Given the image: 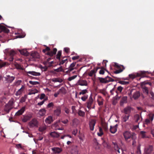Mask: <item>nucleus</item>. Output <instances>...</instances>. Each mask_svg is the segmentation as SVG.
Returning a JSON list of instances; mask_svg holds the SVG:
<instances>
[{"mask_svg": "<svg viewBox=\"0 0 154 154\" xmlns=\"http://www.w3.org/2000/svg\"><path fill=\"white\" fill-rule=\"evenodd\" d=\"M149 120L152 121L153 119L154 114L153 113H150L149 115Z\"/></svg>", "mask_w": 154, "mask_h": 154, "instance_id": "bf43d9fd", "label": "nucleus"}, {"mask_svg": "<svg viewBox=\"0 0 154 154\" xmlns=\"http://www.w3.org/2000/svg\"><path fill=\"white\" fill-rule=\"evenodd\" d=\"M22 82V81L20 80H18L15 82V85L16 86H18Z\"/></svg>", "mask_w": 154, "mask_h": 154, "instance_id": "0e129e2a", "label": "nucleus"}, {"mask_svg": "<svg viewBox=\"0 0 154 154\" xmlns=\"http://www.w3.org/2000/svg\"><path fill=\"white\" fill-rule=\"evenodd\" d=\"M112 143L113 145L114 149L115 151L119 149V147L116 142H112Z\"/></svg>", "mask_w": 154, "mask_h": 154, "instance_id": "79ce46f5", "label": "nucleus"}, {"mask_svg": "<svg viewBox=\"0 0 154 154\" xmlns=\"http://www.w3.org/2000/svg\"><path fill=\"white\" fill-rule=\"evenodd\" d=\"M13 107L11 106H9L8 104H6L5 105V106L4 108V110L7 113H8L10 111L13 109Z\"/></svg>", "mask_w": 154, "mask_h": 154, "instance_id": "bb28decb", "label": "nucleus"}, {"mask_svg": "<svg viewBox=\"0 0 154 154\" xmlns=\"http://www.w3.org/2000/svg\"><path fill=\"white\" fill-rule=\"evenodd\" d=\"M140 96V93L139 91H136L134 94L133 97L134 99H136L138 98Z\"/></svg>", "mask_w": 154, "mask_h": 154, "instance_id": "4c0bfd02", "label": "nucleus"}, {"mask_svg": "<svg viewBox=\"0 0 154 154\" xmlns=\"http://www.w3.org/2000/svg\"><path fill=\"white\" fill-rule=\"evenodd\" d=\"M25 106L22 107L20 110H19L17 112H16L15 116H18L22 115L25 111Z\"/></svg>", "mask_w": 154, "mask_h": 154, "instance_id": "f3484780", "label": "nucleus"}, {"mask_svg": "<svg viewBox=\"0 0 154 154\" xmlns=\"http://www.w3.org/2000/svg\"><path fill=\"white\" fill-rule=\"evenodd\" d=\"M19 51L21 54L25 56H28L29 54L26 50H20Z\"/></svg>", "mask_w": 154, "mask_h": 154, "instance_id": "c756f323", "label": "nucleus"}, {"mask_svg": "<svg viewBox=\"0 0 154 154\" xmlns=\"http://www.w3.org/2000/svg\"><path fill=\"white\" fill-rule=\"evenodd\" d=\"M117 103V100L114 97L112 101V104L113 105H115Z\"/></svg>", "mask_w": 154, "mask_h": 154, "instance_id": "774afa93", "label": "nucleus"}, {"mask_svg": "<svg viewBox=\"0 0 154 154\" xmlns=\"http://www.w3.org/2000/svg\"><path fill=\"white\" fill-rule=\"evenodd\" d=\"M98 69H100V68L99 67L94 68V69L91 70L88 73V75L90 77H92L94 76V77H95L96 76L95 74L97 72V70Z\"/></svg>", "mask_w": 154, "mask_h": 154, "instance_id": "1a4fd4ad", "label": "nucleus"}, {"mask_svg": "<svg viewBox=\"0 0 154 154\" xmlns=\"http://www.w3.org/2000/svg\"><path fill=\"white\" fill-rule=\"evenodd\" d=\"M112 77L116 79L115 80L114 79H112L111 78L107 76L104 78H103L101 77H99L98 79L99 80L100 82L103 83H106L109 82H113L114 81H119L120 80V79L119 78L115 77L114 76H112Z\"/></svg>", "mask_w": 154, "mask_h": 154, "instance_id": "f257e3e1", "label": "nucleus"}, {"mask_svg": "<svg viewBox=\"0 0 154 154\" xmlns=\"http://www.w3.org/2000/svg\"><path fill=\"white\" fill-rule=\"evenodd\" d=\"M134 119L136 122H138L139 124V122L141 121L142 118L139 114H137L134 116Z\"/></svg>", "mask_w": 154, "mask_h": 154, "instance_id": "5701e85b", "label": "nucleus"}, {"mask_svg": "<svg viewBox=\"0 0 154 154\" xmlns=\"http://www.w3.org/2000/svg\"><path fill=\"white\" fill-rule=\"evenodd\" d=\"M6 65V62H3L1 60H0V68L5 66Z\"/></svg>", "mask_w": 154, "mask_h": 154, "instance_id": "3c124183", "label": "nucleus"}, {"mask_svg": "<svg viewBox=\"0 0 154 154\" xmlns=\"http://www.w3.org/2000/svg\"><path fill=\"white\" fill-rule=\"evenodd\" d=\"M149 73L148 72H146L144 71H141L139 73H137L136 75L137 76L140 77L141 76L142 78L146 77V74Z\"/></svg>", "mask_w": 154, "mask_h": 154, "instance_id": "dca6fc26", "label": "nucleus"}, {"mask_svg": "<svg viewBox=\"0 0 154 154\" xmlns=\"http://www.w3.org/2000/svg\"><path fill=\"white\" fill-rule=\"evenodd\" d=\"M114 66L119 69L117 70L114 72V73L115 74H118L122 72L125 69L123 66L119 65L116 63H114Z\"/></svg>", "mask_w": 154, "mask_h": 154, "instance_id": "7ed1b4c3", "label": "nucleus"}, {"mask_svg": "<svg viewBox=\"0 0 154 154\" xmlns=\"http://www.w3.org/2000/svg\"><path fill=\"white\" fill-rule=\"evenodd\" d=\"M25 89V86L22 85L21 88L19 89L16 92L15 95L16 96L20 95L24 91Z\"/></svg>", "mask_w": 154, "mask_h": 154, "instance_id": "2eb2a0df", "label": "nucleus"}, {"mask_svg": "<svg viewBox=\"0 0 154 154\" xmlns=\"http://www.w3.org/2000/svg\"><path fill=\"white\" fill-rule=\"evenodd\" d=\"M50 135L51 137L54 138H58L60 136L59 134L55 131L51 132Z\"/></svg>", "mask_w": 154, "mask_h": 154, "instance_id": "a878e982", "label": "nucleus"}, {"mask_svg": "<svg viewBox=\"0 0 154 154\" xmlns=\"http://www.w3.org/2000/svg\"><path fill=\"white\" fill-rule=\"evenodd\" d=\"M79 152V149L78 146L74 145L72 146L71 151V154H78Z\"/></svg>", "mask_w": 154, "mask_h": 154, "instance_id": "f8f14e48", "label": "nucleus"}, {"mask_svg": "<svg viewBox=\"0 0 154 154\" xmlns=\"http://www.w3.org/2000/svg\"><path fill=\"white\" fill-rule=\"evenodd\" d=\"M58 91L60 94L61 93L63 94H65L66 93V90L63 87L60 89Z\"/></svg>", "mask_w": 154, "mask_h": 154, "instance_id": "58836bf2", "label": "nucleus"}, {"mask_svg": "<svg viewBox=\"0 0 154 154\" xmlns=\"http://www.w3.org/2000/svg\"><path fill=\"white\" fill-rule=\"evenodd\" d=\"M97 102H98V105L99 106H102L103 105V102L102 100L101 101H100L99 100H98Z\"/></svg>", "mask_w": 154, "mask_h": 154, "instance_id": "338daca9", "label": "nucleus"}, {"mask_svg": "<svg viewBox=\"0 0 154 154\" xmlns=\"http://www.w3.org/2000/svg\"><path fill=\"white\" fill-rule=\"evenodd\" d=\"M66 58V57H61V58L60 60L59 61L60 62L59 65H63L66 61H67V58L65 59V60H64V59Z\"/></svg>", "mask_w": 154, "mask_h": 154, "instance_id": "473e14b6", "label": "nucleus"}, {"mask_svg": "<svg viewBox=\"0 0 154 154\" xmlns=\"http://www.w3.org/2000/svg\"><path fill=\"white\" fill-rule=\"evenodd\" d=\"M54 106V103L53 102H51L49 103L47 106V108H50L51 107L53 108V106Z\"/></svg>", "mask_w": 154, "mask_h": 154, "instance_id": "052dcab7", "label": "nucleus"}, {"mask_svg": "<svg viewBox=\"0 0 154 154\" xmlns=\"http://www.w3.org/2000/svg\"><path fill=\"white\" fill-rule=\"evenodd\" d=\"M130 117V115H124L122 117V121L123 122H125L127 121Z\"/></svg>", "mask_w": 154, "mask_h": 154, "instance_id": "7c9ffc66", "label": "nucleus"}, {"mask_svg": "<svg viewBox=\"0 0 154 154\" xmlns=\"http://www.w3.org/2000/svg\"><path fill=\"white\" fill-rule=\"evenodd\" d=\"M64 110L67 114H69V110L66 107H65Z\"/></svg>", "mask_w": 154, "mask_h": 154, "instance_id": "69168bd1", "label": "nucleus"}, {"mask_svg": "<svg viewBox=\"0 0 154 154\" xmlns=\"http://www.w3.org/2000/svg\"><path fill=\"white\" fill-rule=\"evenodd\" d=\"M118 83L121 84L123 85H127L129 84V82H126L124 81H119Z\"/></svg>", "mask_w": 154, "mask_h": 154, "instance_id": "09e8293b", "label": "nucleus"}, {"mask_svg": "<svg viewBox=\"0 0 154 154\" xmlns=\"http://www.w3.org/2000/svg\"><path fill=\"white\" fill-rule=\"evenodd\" d=\"M132 108L129 106L125 108L124 109V112L125 115H129Z\"/></svg>", "mask_w": 154, "mask_h": 154, "instance_id": "6ab92c4d", "label": "nucleus"}, {"mask_svg": "<svg viewBox=\"0 0 154 154\" xmlns=\"http://www.w3.org/2000/svg\"><path fill=\"white\" fill-rule=\"evenodd\" d=\"M39 58V55L37 52H32L31 54V59L33 61L36 60V59Z\"/></svg>", "mask_w": 154, "mask_h": 154, "instance_id": "423d86ee", "label": "nucleus"}, {"mask_svg": "<svg viewBox=\"0 0 154 154\" xmlns=\"http://www.w3.org/2000/svg\"><path fill=\"white\" fill-rule=\"evenodd\" d=\"M88 95L87 94H85L83 96L81 97V100L84 101H85L88 99Z\"/></svg>", "mask_w": 154, "mask_h": 154, "instance_id": "a18cd8bd", "label": "nucleus"}, {"mask_svg": "<svg viewBox=\"0 0 154 154\" xmlns=\"http://www.w3.org/2000/svg\"><path fill=\"white\" fill-rule=\"evenodd\" d=\"M8 54L10 56L9 60L11 62L12 61L14 60V56L16 54L15 51L13 50H11L8 52Z\"/></svg>", "mask_w": 154, "mask_h": 154, "instance_id": "9b49d317", "label": "nucleus"}, {"mask_svg": "<svg viewBox=\"0 0 154 154\" xmlns=\"http://www.w3.org/2000/svg\"><path fill=\"white\" fill-rule=\"evenodd\" d=\"M143 93L146 95H148L149 94V90L147 87L145 86H143L142 87Z\"/></svg>", "mask_w": 154, "mask_h": 154, "instance_id": "2f4dec72", "label": "nucleus"}, {"mask_svg": "<svg viewBox=\"0 0 154 154\" xmlns=\"http://www.w3.org/2000/svg\"><path fill=\"white\" fill-rule=\"evenodd\" d=\"M76 64V62H73L71 63L69 66L67 72H70L71 71L73 70L74 69V67L75 66Z\"/></svg>", "mask_w": 154, "mask_h": 154, "instance_id": "cd10ccee", "label": "nucleus"}, {"mask_svg": "<svg viewBox=\"0 0 154 154\" xmlns=\"http://www.w3.org/2000/svg\"><path fill=\"white\" fill-rule=\"evenodd\" d=\"M123 89V87L121 86H119L117 88V90L116 91H117L118 93V91L120 93H121Z\"/></svg>", "mask_w": 154, "mask_h": 154, "instance_id": "13d9d810", "label": "nucleus"}, {"mask_svg": "<svg viewBox=\"0 0 154 154\" xmlns=\"http://www.w3.org/2000/svg\"><path fill=\"white\" fill-rule=\"evenodd\" d=\"M14 102L12 100H10L9 101L8 103L7 104L9 106H11L13 108V105L14 104Z\"/></svg>", "mask_w": 154, "mask_h": 154, "instance_id": "5fc2aeb1", "label": "nucleus"}, {"mask_svg": "<svg viewBox=\"0 0 154 154\" xmlns=\"http://www.w3.org/2000/svg\"><path fill=\"white\" fill-rule=\"evenodd\" d=\"M77 83L78 85L81 86H87V82L86 80H79L78 81Z\"/></svg>", "mask_w": 154, "mask_h": 154, "instance_id": "aec40b11", "label": "nucleus"}, {"mask_svg": "<svg viewBox=\"0 0 154 154\" xmlns=\"http://www.w3.org/2000/svg\"><path fill=\"white\" fill-rule=\"evenodd\" d=\"M78 114L79 116L83 117L85 115V113L81 110H79L78 112Z\"/></svg>", "mask_w": 154, "mask_h": 154, "instance_id": "c03bdc74", "label": "nucleus"}, {"mask_svg": "<svg viewBox=\"0 0 154 154\" xmlns=\"http://www.w3.org/2000/svg\"><path fill=\"white\" fill-rule=\"evenodd\" d=\"M9 31V30L6 27L4 26L0 25V33L2 32L5 33H8Z\"/></svg>", "mask_w": 154, "mask_h": 154, "instance_id": "a211bd4d", "label": "nucleus"}, {"mask_svg": "<svg viewBox=\"0 0 154 154\" xmlns=\"http://www.w3.org/2000/svg\"><path fill=\"white\" fill-rule=\"evenodd\" d=\"M123 136L126 141H128V140L131 139L132 137L134 136L135 134L134 133H131L128 131H126L123 133Z\"/></svg>", "mask_w": 154, "mask_h": 154, "instance_id": "20e7f679", "label": "nucleus"}, {"mask_svg": "<svg viewBox=\"0 0 154 154\" xmlns=\"http://www.w3.org/2000/svg\"><path fill=\"white\" fill-rule=\"evenodd\" d=\"M115 92L116 93V95L115 97H114V98L118 100L121 98V96H118V92L117 91H116Z\"/></svg>", "mask_w": 154, "mask_h": 154, "instance_id": "864d4df0", "label": "nucleus"}, {"mask_svg": "<svg viewBox=\"0 0 154 154\" xmlns=\"http://www.w3.org/2000/svg\"><path fill=\"white\" fill-rule=\"evenodd\" d=\"M127 96H123L121 98V100L120 102V105L122 106L124 104L127 103Z\"/></svg>", "mask_w": 154, "mask_h": 154, "instance_id": "4be33fe9", "label": "nucleus"}, {"mask_svg": "<svg viewBox=\"0 0 154 154\" xmlns=\"http://www.w3.org/2000/svg\"><path fill=\"white\" fill-rule=\"evenodd\" d=\"M116 152L117 154H119L120 153H121V154H122L123 153V151L122 149H120L119 148L118 149L116 150Z\"/></svg>", "mask_w": 154, "mask_h": 154, "instance_id": "e2e57ef3", "label": "nucleus"}, {"mask_svg": "<svg viewBox=\"0 0 154 154\" xmlns=\"http://www.w3.org/2000/svg\"><path fill=\"white\" fill-rule=\"evenodd\" d=\"M136 152L137 154H141V151L140 150V144H139V145L137 146Z\"/></svg>", "mask_w": 154, "mask_h": 154, "instance_id": "37998d69", "label": "nucleus"}, {"mask_svg": "<svg viewBox=\"0 0 154 154\" xmlns=\"http://www.w3.org/2000/svg\"><path fill=\"white\" fill-rule=\"evenodd\" d=\"M46 129V128L45 127H41L39 128L38 130L42 132L45 131Z\"/></svg>", "mask_w": 154, "mask_h": 154, "instance_id": "6e6d98bb", "label": "nucleus"}, {"mask_svg": "<svg viewBox=\"0 0 154 154\" xmlns=\"http://www.w3.org/2000/svg\"><path fill=\"white\" fill-rule=\"evenodd\" d=\"M29 125L31 127L36 126L37 125V120L35 119H33L29 123Z\"/></svg>", "mask_w": 154, "mask_h": 154, "instance_id": "412c9836", "label": "nucleus"}, {"mask_svg": "<svg viewBox=\"0 0 154 154\" xmlns=\"http://www.w3.org/2000/svg\"><path fill=\"white\" fill-rule=\"evenodd\" d=\"M118 125L116 124L114 126H110V131L112 134L115 133L117 131Z\"/></svg>", "mask_w": 154, "mask_h": 154, "instance_id": "4468645a", "label": "nucleus"}, {"mask_svg": "<svg viewBox=\"0 0 154 154\" xmlns=\"http://www.w3.org/2000/svg\"><path fill=\"white\" fill-rule=\"evenodd\" d=\"M146 132L142 131L140 132V135L142 138H144L146 137Z\"/></svg>", "mask_w": 154, "mask_h": 154, "instance_id": "a19ab883", "label": "nucleus"}, {"mask_svg": "<svg viewBox=\"0 0 154 154\" xmlns=\"http://www.w3.org/2000/svg\"><path fill=\"white\" fill-rule=\"evenodd\" d=\"M61 113V108L60 106H58L56 108V109L54 111V115L57 116H59Z\"/></svg>", "mask_w": 154, "mask_h": 154, "instance_id": "ddd939ff", "label": "nucleus"}, {"mask_svg": "<svg viewBox=\"0 0 154 154\" xmlns=\"http://www.w3.org/2000/svg\"><path fill=\"white\" fill-rule=\"evenodd\" d=\"M46 112V110L45 109H42L39 111V114L41 116H43L45 115Z\"/></svg>", "mask_w": 154, "mask_h": 154, "instance_id": "e433bc0d", "label": "nucleus"}, {"mask_svg": "<svg viewBox=\"0 0 154 154\" xmlns=\"http://www.w3.org/2000/svg\"><path fill=\"white\" fill-rule=\"evenodd\" d=\"M77 77V75H74L68 78V80L69 81H70L72 80L75 79Z\"/></svg>", "mask_w": 154, "mask_h": 154, "instance_id": "4d7b16f0", "label": "nucleus"}, {"mask_svg": "<svg viewBox=\"0 0 154 154\" xmlns=\"http://www.w3.org/2000/svg\"><path fill=\"white\" fill-rule=\"evenodd\" d=\"M96 123V120L94 119H92L89 121V126L91 131H93L94 130Z\"/></svg>", "mask_w": 154, "mask_h": 154, "instance_id": "6e6552de", "label": "nucleus"}, {"mask_svg": "<svg viewBox=\"0 0 154 154\" xmlns=\"http://www.w3.org/2000/svg\"><path fill=\"white\" fill-rule=\"evenodd\" d=\"M27 73L34 76H39L41 75V74L39 72L34 71H29L27 72Z\"/></svg>", "mask_w": 154, "mask_h": 154, "instance_id": "f704fd0d", "label": "nucleus"}, {"mask_svg": "<svg viewBox=\"0 0 154 154\" xmlns=\"http://www.w3.org/2000/svg\"><path fill=\"white\" fill-rule=\"evenodd\" d=\"M31 118V116H24L23 118L22 119V121L24 122H25L30 120Z\"/></svg>", "mask_w": 154, "mask_h": 154, "instance_id": "72a5a7b5", "label": "nucleus"}, {"mask_svg": "<svg viewBox=\"0 0 154 154\" xmlns=\"http://www.w3.org/2000/svg\"><path fill=\"white\" fill-rule=\"evenodd\" d=\"M88 93V90L87 89H84L82 91L79 93V94L85 95V94Z\"/></svg>", "mask_w": 154, "mask_h": 154, "instance_id": "de8ad7c7", "label": "nucleus"}, {"mask_svg": "<svg viewBox=\"0 0 154 154\" xmlns=\"http://www.w3.org/2000/svg\"><path fill=\"white\" fill-rule=\"evenodd\" d=\"M52 81L53 82H59L61 83L63 82V80L60 78H54L52 79Z\"/></svg>", "mask_w": 154, "mask_h": 154, "instance_id": "c9c22d12", "label": "nucleus"}, {"mask_svg": "<svg viewBox=\"0 0 154 154\" xmlns=\"http://www.w3.org/2000/svg\"><path fill=\"white\" fill-rule=\"evenodd\" d=\"M136 138L137 137L135 134L134 136H132V138L131 139L132 141V145L133 146H134L135 145V144L136 143Z\"/></svg>", "mask_w": 154, "mask_h": 154, "instance_id": "ea45409f", "label": "nucleus"}, {"mask_svg": "<svg viewBox=\"0 0 154 154\" xmlns=\"http://www.w3.org/2000/svg\"><path fill=\"white\" fill-rule=\"evenodd\" d=\"M51 150L54 154H59L63 150L62 148L58 147H54L51 148Z\"/></svg>", "mask_w": 154, "mask_h": 154, "instance_id": "9d476101", "label": "nucleus"}, {"mask_svg": "<svg viewBox=\"0 0 154 154\" xmlns=\"http://www.w3.org/2000/svg\"><path fill=\"white\" fill-rule=\"evenodd\" d=\"M54 71L55 72H62L63 71V69L62 66H60L59 68L54 69Z\"/></svg>", "mask_w": 154, "mask_h": 154, "instance_id": "8fccbe9b", "label": "nucleus"}, {"mask_svg": "<svg viewBox=\"0 0 154 154\" xmlns=\"http://www.w3.org/2000/svg\"><path fill=\"white\" fill-rule=\"evenodd\" d=\"M29 83L32 85H36L37 84H39L40 83L38 82H33L31 81H30L29 82Z\"/></svg>", "mask_w": 154, "mask_h": 154, "instance_id": "603ef678", "label": "nucleus"}, {"mask_svg": "<svg viewBox=\"0 0 154 154\" xmlns=\"http://www.w3.org/2000/svg\"><path fill=\"white\" fill-rule=\"evenodd\" d=\"M45 122L46 123L50 124L53 122V118L51 116H49L45 119Z\"/></svg>", "mask_w": 154, "mask_h": 154, "instance_id": "393cba45", "label": "nucleus"}, {"mask_svg": "<svg viewBox=\"0 0 154 154\" xmlns=\"http://www.w3.org/2000/svg\"><path fill=\"white\" fill-rule=\"evenodd\" d=\"M38 92V90L37 89H35L34 91H31L29 93V94L31 95L32 94H35V93Z\"/></svg>", "mask_w": 154, "mask_h": 154, "instance_id": "680f3d73", "label": "nucleus"}, {"mask_svg": "<svg viewBox=\"0 0 154 154\" xmlns=\"http://www.w3.org/2000/svg\"><path fill=\"white\" fill-rule=\"evenodd\" d=\"M61 54H62V51L60 50L58 51L56 55L55 59H57L58 60V61H60L61 58Z\"/></svg>", "mask_w": 154, "mask_h": 154, "instance_id": "c85d7f7f", "label": "nucleus"}, {"mask_svg": "<svg viewBox=\"0 0 154 154\" xmlns=\"http://www.w3.org/2000/svg\"><path fill=\"white\" fill-rule=\"evenodd\" d=\"M46 48L45 49L46 51H49L47 53V55H49L51 57H53L54 55H55L56 53L57 50L56 48H54L52 51H50V48L48 47L45 46Z\"/></svg>", "mask_w": 154, "mask_h": 154, "instance_id": "f03ea898", "label": "nucleus"}, {"mask_svg": "<svg viewBox=\"0 0 154 154\" xmlns=\"http://www.w3.org/2000/svg\"><path fill=\"white\" fill-rule=\"evenodd\" d=\"M26 95H25L24 97H21L20 100V102L23 103L25 102L26 101Z\"/></svg>", "mask_w": 154, "mask_h": 154, "instance_id": "49530a36", "label": "nucleus"}, {"mask_svg": "<svg viewBox=\"0 0 154 154\" xmlns=\"http://www.w3.org/2000/svg\"><path fill=\"white\" fill-rule=\"evenodd\" d=\"M153 150V146L152 145H149L145 148L144 154H151Z\"/></svg>", "mask_w": 154, "mask_h": 154, "instance_id": "39448f33", "label": "nucleus"}, {"mask_svg": "<svg viewBox=\"0 0 154 154\" xmlns=\"http://www.w3.org/2000/svg\"><path fill=\"white\" fill-rule=\"evenodd\" d=\"M93 100L92 98L91 95L89 97L88 100L86 102V107L89 109H91V106L93 103Z\"/></svg>", "mask_w": 154, "mask_h": 154, "instance_id": "0eeeda50", "label": "nucleus"}, {"mask_svg": "<svg viewBox=\"0 0 154 154\" xmlns=\"http://www.w3.org/2000/svg\"><path fill=\"white\" fill-rule=\"evenodd\" d=\"M6 80L8 83L12 82L14 79L15 77L14 76H10V75L7 76L5 78Z\"/></svg>", "mask_w": 154, "mask_h": 154, "instance_id": "b1692460", "label": "nucleus"}]
</instances>
